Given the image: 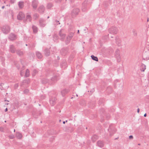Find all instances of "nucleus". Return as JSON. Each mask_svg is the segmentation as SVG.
<instances>
[{
    "label": "nucleus",
    "instance_id": "412c9836",
    "mask_svg": "<svg viewBox=\"0 0 149 149\" xmlns=\"http://www.w3.org/2000/svg\"><path fill=\"white\" fill-rule=\"evenodd\" d=\"M98 138V136L95 134H94L91 137L92 140L93 142H95Z\"/></svg>",
    "mask_w": 149,
    "mask_h": 149
},
{
    "label": "nucleus",
    "instance_id": "774afa93",
    "mask_svg": "<svg viewBox=\"0 0 149 149\" xmlns=\"http://www.w3.org/2000/svg\"><path fill=\"white\" fill-rule=\"evenodd\" d=\"M26 46H28V45L27 44H26Z\"/></svg>",
    "mask_w": 149,
    "mask_h": 149
},
{
    "label": "nucleus",
    "instance_id": "bf43d9fd",
    "mask_svg": "<svg viewBox=\"0 0 149 149\" xmlns=\"http://www.w3.org/2000/svg\"><path fill=\"white\" fill-rule=\"evenodd\" d=\"M29 48H30V47H31V45L29 44Z\"/></svg>",
    "mask_w": 149,
    "mask_h": 149
},
{
    "label": "nucleus",
    "instance_id": "393cba45",
    "mask_svg": "<svg viewBox=\"0 0 149 149\" xmlns=\"http://www.w3.org/2000/svg\"><path fill=\"white\" fill-rule=\"evenodd\" d=\"M68 91L66 89H64L61 91V93L63 96H64L67 93Z\"/></svg>",
    "mask_w": 149,
    "mask_h": 149
},
{
    "label": "nucleus",
    "instance_id": "ea45409f",
    "mask_svg": "<svg viewBox=\"0 0 149 149\" xmlns=\"http://www.w3.org/2000/svg\"><path fill=\"white\" fill-rule=\"evenodd\" d=\"M29 90L27 89H26L24 91V93L27 94L29 92Z\"/></svg>",
    "mask_w": 149,
    "mask_h": 149
},
{
    "label": "nucleus",
    "instance_id": "4468645a",
    "mask_svg": "<svg viewBox=\"0 0 149 149\" xmlns=\"http://www.w3.org/2000/svg\"><path fill=\"white\" fill-rule=\"evenodd\" d=\"M73 37L72 35H70L67 36L65 40V42L66 45H68L70 42V41Z\"/></svg>",
    "mask_w": 149,
    "mask_h": 149
},
{
    "label": "nucleus",
    "instance_id": "6ab92c4d",
    "mask_svg": "<svg viewBox=\"0 0 149 149\" xmlns=\"http://www.w3.org/2000/svg\"><path fill=\"white\" fill-rule=\"evenodd\" d=\"M45 55L47 56H48L50 54V51L49 49L46 48L44 51Z\"/></svg>",
    "mask_w": 149,
    "mask_h": 149
},
{
    "label": "nucleus",
    "instance_id": "09e8293b",
    "mask_svg": "<svg viewBox=\"0 0 149 149\" xmlns=\"http://www.w3.org/2000/svg\"><path fill=\"white\" fill-rule=\"evenodd\" d=\"M129 138L130 139H132L133 138V136L132 135H130L129 136Z\"/></svg>",
    "mask_w": 149,
    "mask_h": 149
},
{
    "label": "nucleus",
    "instance_id": "5fc2aeb1",
    "mask_svg": "<svg viewBox=\"0 0 149 149\" xmlns=\"http://www.w3.org/2000/svg\"><path fill=\"white\" fill-rule=\"evenodd\" d=\"M8 111V109H7V108H6L5 110V112H6L7 111Z\"/></svg>",
    "mask_w": 149,
    "mask_h": 149
},
{
    "label": "nucleus",
    "instance_id": "0eeeda50",
    "mask_svg": "<svg viewBox=\"0 0 149 149\" xmlns=\"http://www.w3.org/2000/svg\"><path fill=\"white\" fill-rule=\"evenodd\" d=\"M38 2L36 0H33L31 3V5L34 9L36 10L38 7Z\"/></svg>",
    "mask_w": 149,
    "mask_h": 149
},
{
    "label": "nucleus",
    "instance_id": "de8ad7c7",
    "mask_svg": "<svg viewBox=\"0 0 149 149\" xmlns=\"http://www.w3.org/2000/svg\"><path fill=\"white\" fill-rule=\"evenodd\" d=\"M15 0H10V2L11 3H13Z\"/></svg>",
    "mask_w": 149,
    "mask_h": 149
},
{
    "label": "nucleus",
    "instance_id": "7c9ffc66",
    "mask_svg": "<svg viewBox=\"0 0 149 149\" xmlns=\"http://www.w3.org/2000/svg\"><path fill=\"white\" fill-rule=\"evenodd\" d=\"M49 82V80L46 79H43L42 80V83L45 84L48 83Z\"/></svg>",
    "mask_w": 149,
    "mask_h": 149
},
{
    "label": "nucleus",
    "instance_id": "13d9d810",
    "mask_svg": "<svg viewBox=\"0 0 149 149\" xmlns=\"http://www.w3.org/2000/svg\"><path fill=\"white\" fill-rule=\"evenodd\" d=\"M4 8H5V6H2V9H3Z\"/></svg>",
    "mask_w": 149,
    "mask_h": 149
},
{
    "label": "nucleus",
    "instance_id": "6e6d98bb",
    "mask_svg": "<svg viewBox=\"0 0 149 149\" xmlns=\"http://www.w3.org/2000/svg\"><path fill=\"white\" fill-rule=\"evenodd\" d=\"M146 116H147V115H146V113H145L144 115V116L145 117H146Z\"/></svg>",
    "mask_w": 149,
    "mask_h": 149
},
{
    "label": "nucleus",
    "instance_id": "423d86ee",
    "mask_svg": "<svg viewBox=\"0 0 149 149\" xmlns=\"http://www.w3.org/2000/svg\"><path fill=\"white\" fill-rule=\"evenodd\" d=\"M79 12V9L77 8L74 9L72 11L71 14L72 17L74 18L75 17L76 15L78 14Z\"/></svg>",
    "mask_w": 149,
    "mask_h": 149
},
{
    "label": "nucleus",
    "instance_id": "1a4fd4ad",
    "mask_svg": "<svg viewBox=\"0 0 149 149\" xmlns=\"http://www.w3.org/2000/svg\"><path fill=\"white\" fill-rule=\"evenodd\" d=\"M56 99L55 97H51L49 99L50 103L51 106H53L56 104Z\"/></svg>",
    "mask_w": 149,
    "mask_h": 149
},
{
    "label": "nucleus",
    "instance_id": "7ed1b4c3",
    "mask_svg": "<svg viewBox=\"0 0 149 149\" xmlns=\"http://www.w3.org/2000/svg\"><path fill=\"white\" fill-rule=\"evenodd\" d=\"M108 130L109 132L110 135L111 136L116 131V129L112 125H109V128L108 129Z\"/></svg>",
    "mask_w": 149,
    "mask_h": 149
},
{
    "label": "nucleus",
    "instance_id": "2f4dec72",
    "mask_svg": "<svg viewBox=\"0 0 149 149\" xmlns=\"http://www.w3.org/2000/svg\"><path fill=\"white\" fill-rule=\"evenodd\" d=\"M26 19L28 20L29 22H31V17L30 15H28L26 16Z\"/></svg>",
    "mask_w": 149,
    "mask_h": 149
},
{
    "label": "nucleus",
    "instance_id": "3c124183",
    "mask_svg": "<svg viewBox=\"0 0 149 149\" xmlns=\"http://www.w3.org/2000/svg\"><path fill=\"white\" fill-rule=\"evenodd\" d=\"M55 22H56V23L58 22V24H60V23L59 22V21H58L56 20ZM58 24H57V25H58Z\"/></svg>",
    "mask_w": 149,
    "mask_h": 149
},
{
    "label": "nucleus",
    "instance_id": "e2e57ef3",
    "mask_svg": "<svg viewBox=\"0 0 149 149\" xmlns=\"http://www.w3.org/2000/svg\"><path fill=\"white\" fill-rule=\"evenodd\" d=\"M57 59H58V60L59 59V56L57 57Z\"/></svg>",
    "mask_w": 149,
    "mask_h": 149
},
{
    "label": "nucleus",
    "instance_id": "c85d7f7f",
    "mask_svg": "<svg viewBox=\"0 0 149 149\" xmlns=\"http://www.w3.org/2000/svg\"><path fill=\"white\" fill-rule=\"evenodd\" d=\"M91 57L93 60L96 61H98V58L97 56H95L93 55H92L91 56Z\"/></svg>",
    "mask_w": 149,
    "mask_h": 149
},
{
    "label": "nucleus",
    "instance_id": "2eb2a0df",
    "mask_svg": "<svg viewBox=\"0 0 149 149\" xmlns=\"http://www.w3.org/2000/svg\"><path fill=\"white\" fill-rule=\"evenodd\" d=\"M38 10L40 13H43L45 10V7L43 5L40 6L38 8Z\"/></svg>",
    "mask_w": 149,
    "mask_h": 149
},
{
    "label": "nucleus",
    "instance_id": "c756f323",
    "mask_svg": "<svg viewBox=\"0 0 149 149\" xmlns=\"http://www.w3.org/2000/svg\"><path fill=\"white\" fill-rule=\"evenodd\" d=\"M29 75V71L28 69L26 70V72L25 74V76L26 77H28Z\"/></svg>",
    "mask_w": 149,
    "mask_h": 149
},
{
    "label": "nucleus",
    "instance_id": "79ce46f5",
    "mask_svg": "<svg viewBox=\"0 0 149 149\" xmlns=\"http://www.w3.org/2000/svg\"><path fill=\"white\" fill-rule=\"evenodd\" d=\"M18 86V84H15L14 85V88L15 89L17 88Z\"/></svg>",
    "mask_w": 149,
    "mask_h": 149
},
{
    "label": "nucleus",
    "instance_id": "c03bdc74",
    "mask_svg": "<svg viewBox=\"0 0 149 149\" xmlns=\"http://www.w3.org/2000/svg\"><path fill=\"white\" fill-rule=\"evenodd\" d=\"M33 72V75H34V73H35V74L37 72V70L35 69L34 70ZM34 75H35V74H34Z\"/></svg>",
    "mask_w": 149,
    "mask_h": 149
},
{
    "label": "nucleus",
    "instance_id": "49530a36",
    "mask_svg": "<svg viewBox=\"0 0 149 149\" xmlns=\"http://www.w3.org/2000/svg\"><path fill=\"white\" fill-rule=\"evenodd\" d=\"M3 84L2 83L0 85V88L1 89V90H3V88L2 86V84Z\"/></svg>",
    "mask_w": 149,
    "mask_h": 149
},
{
    "label": "nucleus",
    "instance_id": "a18cd8bd",
    "mask_svg": "<svg viewBox=\"0 0 149 149\" xmlns=\"http://www.w3.org/2000/svg\"><path fill=\"white\" fill-rule=\"evenodd\" d=\"M3 128L2 127H0V131L2 132H3Z\"/></svg>",
    "mask_w": 149,
    "mask_h": 149
},
{
    "label": "nucleus",
    "instance_id": "39448f33",
    "mask_svg": "<svg viewBox=\"0 0 149 149\" xmlns=\"http://www.w3.org/2000/svg\"><path fill=\"white\" fill-rule=\"evenodd\" d=\"M2 30L3 33L6 34L10 32V28L9 26L5 25L3 26Z\"/></svg>",
    "mask_w": 149,
    "mask_h": 149
},
{
    "label": "nucleus",
    "instance_id": "6e6552de",
    "mask_svg": "<svg viewBox=\"0 0 149 149\" xmlns=\"http://www.w3.org/2000/svg\"><path fill=\"white\" fill-rule=\"evenodd\" d=\"M120 51L118 49H117L115 52V56L117 58V62H119L121 61L120 56Z\"/></svg>",
    "mask_w": 149,
    "mask_h": 149
},
{
    "label": "nucleus",
    "instance_id": "338daca9",
    "mask_svg": "<svg viewBox=\"0 0 149 149\" xmlns=\"http://www.w3.org/2000/svg\"><path fill=\"white\" fill-rule=\"evenodd\" d=\"M32 46H33L34 47H35V46L34 45V44L32 45Z\"/></svg>",
    "mask_w": 149,
    "mask_h": 149
},
{
    "label": "nucleus",
    "instance_id": "aec40b11",
    "mask_svg": "<svg viewBox=\"0 0 149 149\" xmlns=\"http://www.w3.org/2000/svg\"><path fill=\"white\" fill-rule=\"evenodd\" d=\"M10 48L11 52L14 53L16 52V50H15V48L13 45H10Z\"/></svg>",
    "mask_w": 149,
    "mask_h": 149
},
{
    "label": "nucleus",
    "instance_id": "864d4df0",
    "mask_svg": "<svg viewBox=\"0 0 149 149\" xmlns=\"http://www.w3.org/2000/svg\"><path fill=\"white\" fill-rule=\"evenodd\" d=\"M67 121H68L67 120H66L65 121H63V123L64 124H65V122H67Z\"/></svg>",
    "mask_w": 149,
    "mask_h": 149
},
{
    "label": "nucleus",
    "instance_id": "37998d69",
    "mask_svg": "<svg viewBox=\"0 0 149 149\" xmlns=\"http://www.w3.org/2000/svg\"><path fill=\"white\" fill-rule=\"evenodd\" d=\"M106 118L107 120L109 119L110 117V115L109 114H108L106 116Z\"/></svg>",
    "mask_w": 149,
    "mask_h": 149
},
{
    "label": "nucleus",
    "instance_id": "ddd939ff",
    "mask_svg": "<svg viewBox=\"0 0 149 149\" xmlns=\"http://www.w3.org/2000/svg\"><path fill=\"white\" fill-rule=\"evenodd\" d=\"M39 24L41 27H44L46 25V24L45 20L43 19H40L39 20Z\"/></svg>",
    "mask_w": 149,
    "mask_h": 149
},
{
    "label": "nucleus",
    "instance_id": "dca6fc26",
    "mask_svg": "<svg viewBox=\"0 0 149 149\" xmlns=\"http://www.w3.org/2000/svg\"><path fill=\"white\" fill-rule=\"evenodd\" d=\"M16 52L17 54L19 56H23L24 52L21 51L20 49H17L16 50Z\"/></svg>",
    "mask_w": 149,
    "mask_h": 149
},
{
    "label": "nucleus",
    "instance_id": "f3484780",
    "mask_svg": "<svg viewBox=\"0 0 149 149\" xmlns=\"http://www.w3.org/2000/svg\"><path fill=\"white\" fill-rule=\"evenodd\" d=\"M104 143L102 141L99 140L97 142V144L98 146L102 148L104 146Z\"/></svg>",
    "mask_w": 149,
    "mask_h": 149
},
{
    "label": "nucleus",
    "instance_id": "f8f14e48",
    "mask_svg": "<svg viewBox=\"0 0 149 149\" xmlns=\"http://www.w3.org/2000/svg\"><path fill=\"white\" fill-rule=\"evenodd\" d=\"M68 49L67 48L62 49L60 51L61 54L63 55H65L68 52Z\"/></svg>",
    "mask_w": 149,
    "mask_h": 149
},
{
    "label": "nucleus",
    "instance_id": "9b49d317",
    "mask_svg": "<svg viewBox=\"0 0 149 149\" xmlns=\"http://www.w3.org/2000/svg\"><path fill=\"white\" fill-rule=\"evenodd\" d=\"M55 72H54L53 73L54 74H55ZM54 76L53 77H52L51 79V80L54 81V82L58 80L59 79V77L58 74H54Z\"/></svg>",
    "mask_w": 149,
    "mask_h": 149
},
{
    "label": "nucleus",
    "instance_id": "cd10ccee",
    "mask_svg": "<svg viewBox=\"0 0 149 149\" xmlns=\"http://www.w3.org/2000/svg\"><path fill=\"white\" fill-rule=\"evenodd\" d=\"M16 136L18 139H20L22 137V135L20 133L17 132L16 134Z\"/></svg>",
    "mask_w": 149,
    "mask_h": 149
},
{
    "label": "nucleus",
    "instance_id": "69168bd1",
    "mask_svg": "<svg viewBox=\"0 0 149 149\" xmlns=\"http://www.w3.org/2000/svg\"><path fill=\"white\" fill-rule=\"evenodd\" d=\"M6 104L7 105H8L9 104L8 103H7V104Z\"/></svg>",
    "mask_w": 149,
    "mask_h": 149
},
{
    "label": "nucleus",
    "instance_id": "bb28decb",
    "mask_svg": "<svg viewBox=\"0 0 149 149\" xmlns=\"http://www.w3.org/2000/svg\"><path fill=\"white\" fill-rule=\"evenodd\" d=\"M32 28L33 30V32L34 33H36L38 31V28L36 26L33 25L32 26Z\"/></svg>",
    "mask_w": 149,
    "mask_h": 149
},
{
    "label": "nucleus",
    "instance_id": "680f3d73",
    "mask_svg": "<svg viewBox=\"0 0 149 149\" xmlns=\"http://www.w3.org/2000/svg\"><path fill=\"white\" fill-rule=\"evenodd\" d=\"M149 21V18L147 19V22Z\"/></svg>",
    "mask_w": 149,
    "mask_h": 149
},
{
    "label": "nucleus",
    "instance_id": "e433bc0d",
    "mask_svg": "<svg viewBox=\"0 0 149 149\" xmlns=\"http://www.w3.org/2000/svg\"><path fill=\"white\" fill-rule=\"evenodd\" d=\"M8 136L9 138L11 139H13L15 137L14 135L13 134L10 135Z\"/></svg>",
    "mask_w": 149,
    "mask_h": 149
},
{
    "label": "nucleus",
    "instance_id": "8fccbe9b",
    "mask_svg": "<svg viewBox=\"0 0 149 149\" xmlns=\"http://www.w3.org/2000/svg\"><path fill=\"white\" fill-rule=\"evenodd\" d=\"M41 97L42 99H44L45 98V96L44 95H42Z\"/></svg>",
    "mask_w": 149,
    "mask_h": 149
},
{
    "label": "nucleus",
    "instance_id": "58836bf2",
    "mask_svg": "<svg viewBox=\"0 0 149 149\" xmlns=\"http://www.w3.org/2000/svg\"><path fill=\"white\" fill-rule=\"evenodd\" d=\"M34 16L35 18V19H36L38 17L39 15L37 13H36L34 14Z\"/></svg>",
    "mask_w": 149,
    "mask_h": 149
},
{
    "label": "nucleus",
    "instance_id": "0e129e2a",
    "mask_svg": "<svg viewBox=\"0 0 149 149\" xmlns=\"http://www.w3.org/2000/svg\"><path fill=\"white\" fill-rule=\"evenodd\" d=\"M79 30H78V31H77V33H79Z\"/></svg>",
    "mask_w": 149,
    "mask_h": 149
},
{
    "label": "nucleus",
    "instance_id": "4c0bfd02",
    "mask_svg": "<svg viewBox=\"0 0 149 149\" xmlns=\"http://www.w3.org/2000/svg\"><path fill=\"white\" fill-rule=\"evenodd\" d=\"M109 90H110V92H109V93H110L112 91V88H111V87H108L107 88V91H108Z\"/></svg>",
    "mask_w": 149,
    "mask_h": 149
},
{
    "label": "nucleus",
    "instance_id": "603ef678",
    "mask_svg": "<svg viewBox=\"0 0 149 149\" xmlns=\"http://www.w3.org/2000/svg\"><path fill=\"white\" fill-rule=\"evenodd\" d=\"M139 111H140L139 109V108H138L137 109V112L138 113H139Z\"/></svg>",
    "mask_w": 149,
    "mask_h": 149
},
{
    "label": "nucleus",
    "instance_id": "20e7f679",
    "mask_svg": "<svg viewBox=\"0 0 149 149\" xmlns=\"http://www.w3.org/2000/svg\"><path fill=\"white\" fill-rule=\"evenodd\" d=\"M59 35L60 37L61 40L62 41H63L66 36V34L63 29L60 30L59 33Z\"/></svg>",
    "mask_w": 149,
    "mask_h": 149
},
{
    "label": "nucleus",
    "instance_id": "c9c22d12",
    "mask_svg": "<svg viewBox=\"0 0 149 149\" xmlns=\"http://www.w3.org/2000/svg\"><path fill=\"white\" fill-rule=\"evenodd\" d=\"M52 3H49L47 5V8L48 9H49L52 7Z\"/></svg>",
    "mask_w": 149,
    "mask_h": 149
},
{
    "label": "nucleus",
    "instance_id": "f03ea898",
    "mask_svg": "<svg viewBox=\"0 0 149 149\" xmlns=\"http://www.w3.org/2000/svg\"><path fill=\"white\" fill-rule=\"evenodd\" d=\"M109 31L110 33L116 34L117 33L118 29L116 27L113 26L109 29Z\"/></svg>",
    "mask_w": 149,
    "mask_h": 149
},
{
    "label": "nucleus",
    "instance_id": "4d7b16f0",
    "mask_svg": "<svg viewBox=\"0 0 149 149\" xmlns=\"http://www.w3.org/2000/svg\"><path fill=\"white\" fill-rule=\"evenodd\" d=\"M20 75H21V76H23V74H22V71H21V72H20Z\"/></svg>",
    "mask_w": 149,
    "mask_h": 149
},
{
    "label": "nucleus",
    "instance_id": "473e14b6",
    "mask_svg": "<svg viewBox=\"0 0 149 149\" xmlns=\"http://www.w3.org/2000/svg\"><path fill=\"white\" fill-rule=\"evenodd\" d=\"M30 82L29 80L28 79L24 80L23 81V83H24L29 84Z\"/></svg>",
    "mask_w": 149,
    "mask_h": 149
},
{
    "label": "nucleus",
    "instance_id": "f257e3e1",
    "mask_svg": "<svg viewBox=\"0 0 149 149\" xmlns=\"http://www.w3.org/2000/svg\"><path fill=\"white\" fill-rule=\"evenodd\" d=\"M88 0H85L82 3L81 8L82 12H86L88 10L89 8Z\"/></svg>",
    "mask_w": 149,
    "mask_h": 149
},
{
    "label": "nucleus",
    "instance_id": "5701e85b",
    "mask_svg": "<svg viewBox=\"0 0 149 149\" xmlns=\"http://www.w3.org/2000/svg\"><path fill=\"white\" fill-rule=\"evenodd\" d=\"M24 3L22 1H20L18 3V5L19 8L22 9L24 6Z\"/></svg>",
    "mask_w": 149,
    "mask_h": 149
},
{
    "label": "nucleus",
    "instance_id": "a19ab883",
    "mask_svg": "<svg viewBox=\"0 0 149 149\" xmlns=\"http://www.w3.org/2000/svg\"><path fill=\"white\" fill-rule=\"evenodd\" d=\"M105 110L104 108H102L100 109V112L102 113H104V112Z\"/></svg>",
    "mask_w": 149,
    "mask_h": 149
},
{
    "label": "nucleus",
    "instance_id": "b1692460",
    "mask_svg": "<svg viewBox=\"0 0 149 149\" xmlns=\"http://www.w3.org/2000/svg\"><path fill=\"white\" fill-rule=\"evenodd\" d=\"M9 38L11 40H13L15 39L16 36L13 33H11L9 36Z\"/></svg>",
    "mask_w": 149,
    "mask_h": 149
},
{
    "label": "nucleus",
    "instance_id": "9d476101",
    "mask_svg": "<svg viewBox=\"0 0 149 149\" xmlns=\"http://www.w3.org/2000/svg\"><path fill=\"white\" fill-rule=\"evenodd\" d=\"M25 15L22 12H20L17 15V17L18 20H22L24 18Z\"/></svg>",
    "mask_w": 149,
    "mask_h": 149
},
{
    "label": "nucleus",
    "instance_id": "052dcab7",
    "mask_svg": "<svg viewBox=\"0 0 149 149\" xmlns=\"http://www.w3.org/2000/svg\"><path fill=\"white\" fill-rule=\"evenodd\" d=\"M4 101H7V102H9V101H8V100H5Z\"/></svg>",
    "mask_w": 149,
    "mask_h": 149
},
{
    "label": "nucleus",
    "instance_id": "72a5a7b5",
    "mask_svg": "<svg viewBox=\"0 0 149 149\" xmlns=\"http://www.w3.org/2000/svg\"><path fill=\"white\" fill-rule=\"evenodd\" d=\"M132 31L133 33V34L134 36H137V32H136V30L135 29H133Z\"/></svg>",
    "mask_w": 149,
    "mask_h": 149
},
{
    "label": "nucleus",
    "instance_id": "4be33fe9",
    "mask_svg": "<svg viewBox=\"0 0 149 149\" xmlns=\"http://www.w3.org/2000/svg\"><path fill=\"white\" fill-rule=\"evenodd\" d=\"M36 54L37 57L39 59H41L42 57V56L41 53L39 52H36Z\"/></svg>",
    "mask_w": 149,
    "mask_h": 149
},
{
    "label": "nucleus",
    "instance_id": "a211bd4d",
    "mask_svg": "<svg viewBox=\"0 0 149 149\" xmlns=\"http://www.w3.org/2000/svg\"><path fill=\"white\" fill-rule=\"evenodd\" d=\"M61 68H65L67 67V65L66 61L65 60H63L61 62L60 64Z\"/></svg>",
    "mask_w": 149,
    "mask_h": 149
},
{
    "label": "nucleus",
    "instance_id": "f704fd0d",
    "mask_svg": "<svg viewBox=\"0 0 149 149\" xmlns=\"http://www.w3.org/2000/svg\"><path fill=\"white\" fill-rule=\"evenodd\" d=\"M53 38L55 41L57 40L58 39V36L56 34L54 35L53 36Z\"/></svg>",
    "mask_w": 149,
    "mask_h": 149
},
{
    "label": "nucleus",
    "instance_id": "a878e982",
    "mask_svg": "<svg viewBox=\"0 0 149 149\" xmlns=\"http://www.w3.org/2000/svg\"><path fill=\"white\" fill-rule=\"evenodd\" d=\"M146 69V66L143 64H142L141 66L140 70L142 72H144L145 70Z\"/></svg>",
    "mask_w": 149,
    "mask_h": 149
}]
</instances>
